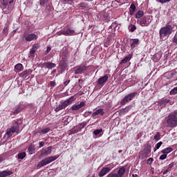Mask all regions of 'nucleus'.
Returning a JSON list of instances; mask_svg holds the SVG:
<instances>
[{
  "instance_id": "1",
  "label": "nucleus",
  "mask_w": 177,
  "mask_h": 177,
  "mask_svg": "<svg viewBox=\"0 0 177 177\" xmlns=\"http://www.w3.org/2000/svg\"><path fill=\"white\" fill-rule=\"evenodd\" d=\"M174 31V26L167 24L165 26L162 27L159 30L160 39H167Z\"/></svg>"
},
{
  "instance_id": "2",
  "label": "nucleus",
  "mask_w": 177,
  "mask_h": 177,
  "mask_svg": "<svg viewBox=\"0 0 177 177\" xmlns=\"http://www.w3.org/2000/svg\"><path fill=\"white\" fill-rule=\"evenodd\" d=\"M167 128H175L177 127V112L175 111L166 118Z\"/></svg>"
},
{
  "instance_id": "3",
  "label": "nucleus",
  "mask_w": 177,
  "mask_h": 177,
  "mask_svg": "<svg viewBox=\"0 0 177 177\" xmlns=\"http://www.w3.org/2000/svg\"><path fill=\"white\" fill-rule=\"evenodd\" d=\"M19 132L20 126H19V122H17V121H15V122L12 123L11 128L7 129L6 135H7L8 138H10V136H12L13 133L19 135Z\"/></svg>"
},
{
  "instance_id": "4",
  "label": "nucleus",
  "mask_w": 177,
  "mask_h": 177,
  "mask_svg": "<svg viewBox=\"0 0 177 177\" xmlns=\"http://www.w3.org/2000/svg\"><path fill=\"white\" fill-rule=\"evenodd\" d=\"M59 158V155H55L54 156H49L47 157L43 160H41L38 164L37 167L39 168H42V167H45L46 165H48V164H50V162H53V161H56Z\"/></svg>"
},
{
  "instance_id": "5",
  "label": "nucleus",
  "mask_w": 177,
  "mask_h": 177,
  "mask_svg": "<svg viewBox=\"0 0 177 177\" xmlns=\"http://www.w3.org/2000/svg\"><path fill=\"white\" fill-rule=\"evenodd\" d=\"M12 3H13V0H3V2L1 4V8L3 12H5V13L12 12V10H13Z\"/></svg>"
},
{
  "instance_id": "6",
  "label": "nucleus",
  "mask_w": 177,
  "mask_h": 177,
  "mask_svg": "<svg viewBox=\"0 0 177 177\" xmlns=\"http://www.w3.org/2000/svg\"><path fill=\"white\" fill-rule=\"evenodd\" d=\"M138 95L137 92L131 93L130 94L126 95L120 102L122 106H125L128 102H131L135 99V97Z\"/></svg>"
},
{
  "instance_id": "7",
  "label": "nucleus",
  "mask_w": 177,
  "mask_h": 177,
  "mask_svg": "<svg viewBox=\"0 0 177 177\" xmlns=\"http://www.w3.org/2000/svg\"><path fill=\"white\" fill-rule=\"evenodd\" d=\"M138 24H140L141 27H149L151 20H150V17L144 16L140 19L137 21Z\"/></svg>"
},
{
  "instance_id": "8",
  "label": "nucleus",
  "mask_w": 177,
  "mask_h": 177,
  "mask_svg": "<svg viewBox=\"0 0 177 177\" xmlns=\"http://www.w3.org/2000/svg\"><path fill=\"white\" fill-rule=\"evenodd\" d=\"M88 122H83L82 123H80L77 126H75L72 129H71V133L74 134L80 132V131H81V129H82L83 128H85Z\"/></svg>"
},
{
  "instance_id": "9",
  "label": "nucleus",
  "mask_w": 177,
  "mask_h": 177,
  "mask_svg": "<svg viewBox=\"0 0 177 177\" xmlns=\"http://www.w3.org/2000/svg\"><path fill=\"white\" fill-rule=\"evenodd\" d=\"M125 174V167H122L119 169L118 173L111 172L106 177H122Z\"/></svg>"
},
{
  "instance_id": "10",
  "label": "nucleus",
  "mask_w": 177,
  "mask_h": 177,
  "mask_svg": "<svg viewBox=\"0 0 177 177\" xmlns=\"http://www.w3.org/2000/svg\"><path fill=\"white\" fill-rule=\"evenodd\" d=\"M150 153H151V147L147 145L141 152L140 156L142 158H145V157H149L150 156Z\"/></svg>"
},
{
  "instance_id": "11",
  "label": "nucleus",
  "mask_w": 177,
  "mask_h": 177,
  "mask_svg": "<svg viewBox=\"0 0 177 177\" xmlns=\"http://www.w3.org/2000/svg\"><path fill=\"white\" fill-rule=\"evenodd\" d=\"M40 153V157H48L52 153V147H48L46 149H41Z\"/></svg>"
},
{
  "instance_id": "12",
  "label": "nucleus",
  "mask_w": 177,
  "mask_h": 177,
  "mask_svg": "<svg viewBox=\"0 0 177 177\" xmlns=\"http://www.w3.org/2000/svg\"><path fill=\"white\" fill-rule=\"evenodd\" d=\"M111 169H113V168L111 167H103L99 174L98 176L100 177H102L104 176V175H107V174H109V172H110V171H111Z\"/></svg>"
},
{
  "instance_id": "13",
  "label": "nucleus",
  "mask_w": 177,
  "mask_h": 177,
  "mask_svg": "<svg viewBox=\"0 0 177 177\" xmlns=\"http://www.w3.org/2000/svg\"><path fill=\"white\" fill-rule=\"evenodd\" d=\"M85 106V102H81L80 104H73L71 109L73 111H77V110H80V109H82V107H84Z\"/></svg>"
},
{
  "instance_id": "14",
  "label": "nucleus",
  "mask_w": 177,
  "mask_h": 177,
  "mask_svg": "<svg viewBox=\"0 0 177 177\" xmlns=\"http://www.w3.org/2000/svg\"><path fill=\"white\" fill-rule=\"evenodd\" d=\"M38 39V36L34 33L28 34L25 37L26 41H28V42L31 41H35V39Z\"/></svg>"
},
{
  "instance_id": "15",
  "label": "nucleus",
  "mask_w": 177,
  "mask_h": 177,
  "mask_svg": "<svg viewBox=\"0 0 177 177\" xmlns=\"http://www.w3.org/2000/svg\"><path fill=\"white\" fill-rule=\"evenodd\" d=\"M32 73V71L28 69L26 71H24L22 73H20L19 77L21 78H28L29 75H31V73Z\"/></svg>"
},
{
  "instance_id": "16",
  "label": "nucleus",
  "mask_w": 177,
  "mask_h": 177,
  "mask_svg": "<svg viewBox=\"0 0 177 177\" xmlns=\"http://www.w3.org/2000/svg\"><path fill=\"white\" fill-rule=\"evenodd\" d=\"M107 80H109V76L107 75H105L102 77H100L97 80L98 85H104V84H106V82H107Z\"/></svg>"
},
{
  "instance_id": "17",
  "label": "nucleus",
  "mask_w": 177,
  "mask_h": 177,
  "mask_svg": "<svg viewBox=\"0 0 177 177\" xmlns=\"http://www.w3.org/2000/svg\"><path fill=\"white\" fill-rule=\"evenodd\" d=\"M86 66L82 65L80 66H77V69L75 71V74H82L84 71H86Z\"/></svg>"
},
{
  "instance_id": "18",
  "label": "nucleus",
  "mask_w": 177,
  "mask_h": 177,
  "mask_svg": "<svg viewBox=\"0 0 177 177\" xmlns=\"http://www.w3.org/2000/svg\"><path fill=\"white\" fill-rule=\"evenodd\" d=\"M13 174V171L12 170H4L2 171H0V177H6V176H10V175Z\"/></svg>"
},
{
  "instance_id": "19",
  "label": "nucleus",
  "mask_w": 177,
  "mask_h": 177,
  "mask_svg": "<svg viewBox=\"0 0 177 177\" xmlns=\"http://www.w3.org/2000/svg\"><path fill=\"white\" fill-rule=\"evenodd\" d=\"M74 100V97H71L69 99H67L64 102H61L62 104V106H64V108L66 109L69 104H71V102H73Z\"/></svg>"
},
{
  "instance_id": "20",
  "label": "nucleus",
  "mask_w": 177,
  "mask_h": 177,
  "mask_svg": "<svg viewBox=\"0 0 177 177\" xmlns=\"http://www.w3.org/2000/svg\"><path fill=\"white\" fill-rule=\"evenodd\" d=\"M38 50V45H34L30 51L29 57H34L35 56V52Z\"/></svg>"
},
{
  "instance_id": "21",
  "label": "nucleus",
  "mask_w": 177,
  "mask_h": 177,
  "mask_svg": "<svg viewBox=\"0 0 177 177\" xmlns=\"http://www.w3.org/2000/svg\"><path fill=\"white\" fill-rule=\"evenodd\" d=\"M139 45V40L138 39H133L131 40L130 46L131 49H134V48H136Z\"/></svg>"
},
{
  "instance_id": "22",
  "label": "nucleus",
  "mask_w": 177,
  "mask_h": 177,
  "mask_svg": "<svg viewBox=\"0 0 177 177\" xmlns=\"http://www.w3.org/2000/svg\"><path fill=\"white\" fill-rule=\"evenodd\" d=\"M99 114L100 115H104V111L103 109H100L95 111L94 113H93L92 117H96V115H99Z\"/></svg>"
},
{
  "instance_id": "23",
  "label": "nucleus",
  "mask_w": 177,
  "mask_h": 177,
  "mask_svg": "<svg viewBox=\"0 0 177 177\" xmlns=\"http://www.w3.org/2000/svg\"><path fill=\"white\" fill-rule=\"evenodd\" d=\"M169 103V100L168 99L162 100L159 102V106L161 107V109H162V107H165V106H167Z\"/></svg>"
},
{
  "instance_id": "24",
  "label": "nucleus",
  "mask_w": 177,
  "mask_h": 177,
  "mask_svg": "<svg viewBox=\"0 0 177 177\" xmlns=\"http://www.w3.org/2000/svg\"><path fill=\"white\" fill-rule=\"evenodd\" d=\"M131 59H132V55H131V54H129V55H127V57H125L120 62V64H125V63H128V62H129V60H131Z\"/></svg>"
},
{
  "instance_id": "25",
  "label": "nucleus",
  "mask_w": 177,
  "mask_h": 177,
  "mask_svg": "<svg viewBox=\"0 0 177 177\" xmlns=\"http://www.w3.org/2000/svg\"><path fill=\"white\" fill-rule=\"evenodd\" d=\"M44 64L46 68H48L49 70H52V68H55V67H56V64L52 62H46Z\"/></svg>"
},
{
  "instance_id": "26",
  "label": "nucleus",
  "mask_w": 177,
  "mask_h": 177,
  "mask_svg": "<svg viewBox=\"0 0 177 177\" xmlns=\"http://www.w3.org/2000/svg\"><path fill=\"white\" fill-rule=\"evenodd\" d=\"M174 149H172V147H168V148H165L164 149H162L161 151V153L162 154H169V153H171V151H173Z\"/></svg>"
},
{
  "instance_id": "27",
  "label": "nucleus",
  "mask_w": 177,
  "mask_h": 177,
  "mask_svg": "<svg viewBox=\"0 0 177 177\" xmlns=\"http://www.w3.org/2000/svg\"><path fill=\"white\" fill-rule=\"evenodd\" d=\"M135 10H136V6H135V4L132 3L130 6V10H129V14L131 15V16H133L134 13H135Z\"/></svg>"
},
{
  "instance_id": "28",
  "label": "nucleus",
  "mask_w": 177,
  "mask_h": 177,
  "mask_svg": "<svg viewBox=\"0 0 177 177\" xmlns=\"http://www.w3.org/2000/svg\"><path fill=\"white\" fill-rule=\"evenodd\" d=\"M15 70H16V71H17V73H19L20 71H23V70H24L23 64H16L15 66Z\"/></svg>"
},
{
  "instance_id": "29",
  "label": "nucleus",
  "mask_w": 177,
  "mask_h": 177,
  "mask_svg": "<svg viewBox=\"0 0 177 177\" xmlns=\"http://www.w3.org/2000/svg\"><path fill=\"white\" fill-rule=\"evenodd\" d=\"M74 34H75V31L74 30L67 29L66 30H65L66 37H68L70 35H74Z\"/></svg>"
},
{
  "instance_id": "30",
  "label": "nucleus",
  "mask_w": 177,
  "mask_h": 177,
  "mask_svg": "<svg viewBox=\"0 0 177 177\" xmlns=\"http://www.w3.org/2000/svg\"><path fill=\"white\" fill-rule=\"evenodd\" d=\"M145 15V12L142 10H139L136 14V19H142Z\"/></svg>"
},
{
  "instance_id": "31",
  "label": "nucleus",
  "mask_w": 177,
  "mask_h": 177,
  "mask_svg": "<svg viewBox=\"0 0 177 177\" xmlns=\"http://www.w3.org/2000/svg\"><path fill=\"white\" fill-rule=\"evenodd\" d=\"M28 150L29 151V154H34V153H35V147L31 145L28 148Z\"/></svg>"
},
{
  "instance_id": "32",
  "label": "nucleus",
  "mask_w": 177,
  "mask_h": 177,
  "mask_svg": "<svg viewBox=\"0 0 177 177\" xmlns=\"http://www.w3.org/2000/svg\"><path fill=\"white\" fill-rule=\"evenodd\" d=\"M131 110V106H127L124 109H122L120 110V113L121 114H127V113H128V111H129Z\"/></svg>"
},
{
  "instance_id": "33",
  "label": "nucleus",
  "mask_w": 177,
  "mask_h": 177,
  "mask_svg": "<svg viewBox=\"0 0 177 177\" xmlns=\"http://www.w3.org/2000/svg\"><path fill=\"white\" fill-rule=\"evenodd\" d=\"M63 109H64V106H63V104L61 103L55 109V111L57 113L58 111H60V110H63Z\"/></svg>"
},
{
  "instance_id": "34",
  "label": "nucleus",
  "mask_w": 177,
  "mask_h": 177,
  "mask_svg": "<svg viewBox=\"0 0 177 177\" xmlns=\"http://www.w3.org/2000/svg\"><path fill=\"white\" fill-rule=\"evenodd\" d=\"M49 2V0H39V3L41 6H48V3Z\"/></svg>"
},
{
  "instance_id": "35",
  "label": "nucleus",
  "mask_w": 177,
  "mask_h": 177,
  "mask_svg": "<svg viewBox=\"0 0 177 177\" xmlns=\"http://www.w3.org/2000/svg\"><path fill=\"white\" fill-rule=\"evenodd\" d=\"M26 158V152H21L18 153V160H23Z\"/></svg>"
},
{
  "instance_id": "36",
  "label": "nucleus",
  "mask_w": 177,
  "mask_h": 177,
  "mask_svg": "<svg viewBox=\"0 0 177 177\" xmlns=\"http://www.w3.org/2000/svg\"><path fill=\"white\" fill-rule=\"evenodd\" d=\"M129 31H131V32H133V31H135V30H136V26L130 24L129 26Z\"/></svg>"
},
{
  "instance_id": "37",
  "label": "nucleus",
  "mask_w": 177,
  "mask_h": 177,
  "mask_svg": "<svg viewBox=\"0 0 177 177\" xmlns=\"http://www.w3.org/2000/svg\"><path fill=\"white\" fill-rule=\"evenodd\" d=\"M153 139H155V140H160L161 139V134H160V132L156 133V135L154 136Z\"/></svg>"
},
{
  "instance_id": "38",
  "label": "nucleus",
  "mask_w": 177,
  "mask_h": 177,
  "mask_svg": "<svg viewBox=\"0 0 177 177\" xmlns=\"http://www.w3.org/2000/svg\"><path fill=\"white\" fill-rule=\"evenodd\" d=\"M162 145V142H159L156 145L154 151H157L160 147H161V145Z\"/></svg>"
},
{
  "instance_id": "39",
  "label": "nucleus",
  "mask_w": 177,
  "mask_h": 177,
  "mask_svg": "<svg viewBox=\"0 0 177 177\" xmlns=\"http://www.w3.org/2000/svg\"><path fill=\"white\" fill-rule=\"evenodd\" d=\"M102 131H103V130L102 129H97L93 131V133H94V135H95V136H97V135H100V133H102Z\"/></svg>"
},
{
  "instance_id": "40",
  "label": "nucleus",
  "mask_w": 177,
  "mask_h": 177,
  "mask_svg": "<svg viewBox=\"0 0 177 177\" xmlns=\"http://www.w3.org/2000/svg\"><path fill=\"white\" fill-rule=\"evenodd\" d=\"M62 59L64 60L62 67H64V68H66V67H67V64H66V62H67V57L64 56Z\"/></svg>"
},
{
  "instance_id": "41",
  "label": "nucleus",
  "mask_w": 177,
  "mask_h": 177,
  "mask_svg": "<svg viewBox=\"0 0 177 177\" xmlns=\"http://www.w3.org/2000/svg\"><path fill=\"white\" fill-rule=\"evenodd\" d=\"M177 94V86L174 87L170 91V95H176Z\"/></svg>"
},
{
  "instance_id": "42",
  "label": "nucleus",
  "mask_w": 177,
  "mask_h": 177,
  "mask_svg": "<svg viewBox=\"0 0 177 177\" xmlns=\"http://www.w3.org/2000/svg\"><path fill=\"white\" fill-rule=\"evenodd\" d=\"M78 6H79V9H84V8H86V3H82L79 4Z\"/></svg>"
},
{
  "instance_id": "43",
  "label": "nucleus",
  "mask_w": 177,
  "mask_h": 177,
  "mask_svg": "<svg viewBox=\"0 0 177 177\" xmlns=\"http://www.w3.org/2000/svg\"><path fill=\"white\" fill-rule=\"evenodd\" d=\"M49 131H50V129L49 128H46L44 129L41 131V133L45 134V133H48V132H49Z\"/></svg>"
},
{
  "instance_id": "44",
  "label": "nucleus",
  "mask_w": 177,
  "mask_h": 177,
  "mask_svg": "<svg viewBox=\"0 0 177 177\" xmlns=\"http://www.w3.org/2000/svg\"><path fill=\"white\" fill-rule=\"evenodd\" d=\"M57 35H65L66 36V30H60L57 32Z\"/></svg>"
},
{
  "instance_id": "45",
  "label": "nucleus",
  "mask_w": 177,
  "mask_h": 177,
  "mask_svg": "<svg viewBox=\"0 0 177 177\" xmlns=\"http://www.w3.org/2000/svg\"><path fill=\"white\" fill-rule=\"evenodd\" d=\"M174 165H175V162H171V163H170V164L168 165L167 169H168L169 171H171V168H174Z\"/></svg>"
},
{
  "instance_id": "46",
  "label": "nucleus",
  "mask_w": 177,
  "mask_h": 177,
  "mask_svg": "<svg viewBox=\"0 0 177 177\" xmlns=\"http://www.w3.org/2000/svg\"><path fill=\"white\" fill-rule=\"evenodd\" d=\"M12 113L13 114H19L20 113V107H17Z\"/></svg>"
},
{
  "instance_id": "47",
  "label": "nucleus",
  "mask_w": 177,
  "mask_h": 177,
  "mask_svg": "<svg viewBox=\"0 0 177 177\" xmlns=\"http://www.w3.org/2000/svg\"><path fill=\"white\" fill-rule=\"evenodd\" d=\"M153 161H154V159H153V158H149L147 160V163L149 165H150V164H151Z\"/></svg>"
},
{
  "instance_id": "48",
  "label": "nucleus",
  "mask_w": 177,
  "mask_h": 177,
  "mask_svg": "<svg viewBox=\"0 0 177 177\" xmlns=\"http://www.w3.org/2000/svg\"><path fill=\"white\" fill-rule=\"evenodd\" d=\"M165 158H167V154L166 153H163L162 155H161L159 158V160H165Z\"/></svg>"
},
{
  "instance_id": "49",
  "label": "nucleus",
  "mask_w": 177,
  "mask_h": 177,
  "mask_svg": "<svg viewBox=\"0 0 177 177\" xmlns=\"http://www.w3.org/2000/svg\"><path fill=\"white\" fill-rule=\"evenodd\" d=\"M174 44H177V32H176L174 39H173Z\"/></svg>"
},
{
  "instance_id": "50",
  "label": "nucleus",
  "mask_w": 177,
  "mask_h": 177,
  "mask_svg": "<svg viewBox=\"0 0 177 177\" xmlns=\"http://www.w3.org/2000/svg\"><path fill=\"white\" fill-rule=\"evenodd\" d=\"M160 3H167V2H171V0H158Z\"/></svg>"
},
{
  "instance_id": "51",
  "label": "nucleus",
  "mask_w": 177,
  "mask_h": 177,
  "mask_svg": "<svg viewBox=\"0 0 177 177\" xmlns=\"http://www.w3.org/2000/svg\"><path fill=\"white\" fill-rule=\"evenodd\" d=\"M51 49L52 48L50 46L47 47V50L45 52V55H48V53H49L50 52Z\"/></svg>"
},
{
  "instance_id": "52",
  "label": "nucleus",
  "mask_w": 177,
  "mask_h": 177,
  "mask_svg": "<svg viewBox=\"0 0 177 177\" xmlns=\"http://www.w3.org/2000/svg\"><path fill=\"white\" fill-rule=\"evenodd\" d=\"M74 0H63V3H70V2H73Z\"/></svg>"
},
{
  "instance_id": "53",
  "label": "nucleus",
  "mask_w": 177,
  "mask_h": 177,
  "mask_svg": "<svg viewBox=\"0 0 177 177\" xmlns=\"http://www.w3.org/2000/svg\"><path fill=\"white\" fill-rule=\"evenodd\" d=\"M50 86H56V82H55V81H52V82H50Z\"/></svg>"
},
{
  "instance_id": "54",
  "label": "nucleus",
  "mask_w": 177,
  "mask_h": 177,
  "mask_svg": "<svg viewBox=\"0 0 177 177\" xmlns=\"http://www.w3.org/2000/svg\"><path fill=\"white\" fill-rule=\"evenodd\" d=\"M44 145H45V142H40L39 143V149H41V147H44Z\"/></svg>"
},
{
  "instance_id": "55",
  "label": "nucleus",
  "mask_w": 177,
  "mask_h": 177,
  "mask_svg": "<svg viewBox=\"0 0 177 177\" xmlns=\"http://www.w3.org/2000/svg\"><path fill=\"white\" fill-rule=\"evenodd\" d=\"M168 172H169V169H167L166 170H165L163 171V175H165L166 174H168Z\"/></svg>"
},
{
  "instance_id": "56",
  "label": "nucleus",
  "mask_w": 177,
  "mask_h": 177,
  "mask_svg": "<svg viewBox=\"0 0 177 177\" xmlns=\"http://www.w3.org/2000/svg\"><path fill=\"white\" fill-rule=\"evenodd\" d=\"M66 120H67V119H63L62 120V121L65 124V125H67V124H68V122H66Z\"/></svg>"
},
{
  "instance_id": "57",
  "label": "nucleus",
  "mask_w": 177,
  "mask_h": 177,
  "mask_svg": "<svg viewBox=\"0 0 177 177\" xmlns=\"http://www.w3.org/2000/svg\"><path fill=\"white\" fill-rule=\"evenodd\" d=\"M3 161V156H0V162H2Z\"/></svg>"
},
{
  "instance_id": "58",
  "label": "nucleus",
  "mask_w": 177,
  "mask_h": 177,
  "mask_svg": "<svg viewBox=\"0 0 177 177\" xmlns=\"http://www.w3.org/2000/svg\"><path fill=\"white\" fill-rule=\"evenodd\" d=\"M64 85H66V86L68 85V82H67V81L65 82H64Z\"/></svg>"
},
{
  "instance_id": "59",
  "label": "nucleus",
  "mask_w": 177,
  "mask_h": 177,
  "mask_svg": "<svg viewBox=\"0 0 177 177\" xmlns=\"http://www.w3.org/2000/svg\"><path fill=\"white\" fill-rule=\"evenodd\" d=\"M3 34H6V29H3Z\"/></svg>"
},
{
  "instance_id": "60",
  "label": "nucleus",
  "mask_w": 177,
  "mask_h": 177,
  "mask_svg": "<svg viewBox=\"0 0 177 177\" xmlns=\"http://www.w3.org/2000/svg\"><path fill=\"white\" fill-rule=\"evenodd\" d=\"M132 177H138V175L137 174H133Z\"/></svg>"
},
{
  "instance_id": "61",
  "label": "nucleus",
  "mask_w": 177,
  "mask_h": 177,
  "mask_svg": "<svg viewBox=\"0 0 177 177\" xmlns=\"http://www.w3.org/2000/svg\"><path fill=\"white\" fill-rule=\"evenodd\" d=\"M151 172L152 174H154V169H151Z\"/></svg>"
},
{
  "instance_id": "62",
  "label": "nucleus",
  "mask_w": 177,
  "mask_h": 177,
  "mask_svg": "<svg viewBox=\"0 0 177 177\" xmlns=\"http://www.w3.org/2000/svg\"><path fill=\"white\" fill-rule=\"evenodd\" d=\"M119 153H122V150H120V151H119Z\"/></svg>"
},
{
  "instance_id": "63",
  "label": "nucleus",
  "mask_w": 177,
  "mask_h": 177,
  "mask_svg": "<svg viewBox=\"0 0 177 177\" xmlns=\"http://www.w3.org/2000/svg\"><path fill=\"white\" fill-rule=\"evenodd\" d=\"M89 113V114H92V111H90V112H88Z\"/></svg>"
},
{
  "instance_id": "64",
  "label": "nucleus",
  "mask_w": 177,
  "mask_h": 177,
  "mask_svg": "<svg viewBox=\"0 0 177 177\" xmlns=\"http://www.w3.org/2000/svg\"><path fill=\"white\" fill-rule=\"evenodd\" d=\"M53 73H56V71H53Z\"/></svg>"
}]
</instances>
